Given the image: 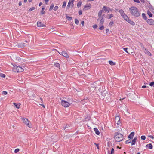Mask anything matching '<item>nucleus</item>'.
Listing matches in <instances>:
<instances>
[{
    "instance_id": "12",
    "label": "nucleus",
    "mask_w": 154,
    "mask_h": 154,
    "mask_svg": "<svg viewBox=\"0 0 154 154\" xmlns=\"http://www.w3.org/2000/svg\"><path fill=\"white\" fill-rule=\"evenodd\" d=\"M143 50H144V52L146 54L149 56H151V53L147 50V49L145 48L144 47H143Z\"/></svg>"
},
{
    "instance_id": "11",
    "label": "nucleus",
    "mask_w": 154,
    "mask_h": 154,
    "mask_svg": "<svg viewBox=\"0 0 154 154\" xmlns=\"http://www.w3.org/2000/svg\"><path fill=\"white\" fill-rule=\"evenodd\" d=\"M147 22L150 25H154V20L152 19H149L147 20Z\"/></svg>"
},
{
    "instance_id": "31",
    "label": "nucleus",
    "mask_w": 154,
    "mask_h": 154,
    "mask_svg": "<svg viewBox=\"0 0 154 154\" xmlns=\"http://www.w3.org/2000/svg\"><path fill=\"white\" fill-rule=\"evenodd\" d=\"M54 7V5L53 3H52L51 4V6L49 8V11H51L52 10Z\"/></svg>"
},
{
    "instance_id": "52",
    "label": "nucleus",
    "mask_w": 154,
    "mask_h": 154,
    "mask_svg": "<svg viewBox=\"0 0 154 154\" xmlns=\"http://www.w3.org/2000/svg\"><path fill=\"white\" fill-rule=\"evenodd\" d=\"M82 14V11L80 10L79 11V15H81Z\"/></svg>"
},
{
    "instance_id": "35",
    "label": "nucleus",
    "mask_w": 154,
    "mask_h": 154,
    "mask_svg": "<svg viewBox=\"0 0 154 154\" xmlns=\"http://www.w3.org/2000/svg\"><path fill=\"white\" fill-rule=\"evenodd\" d=\"M82 2H79L77 4V6L78 7H80L81 5Z\"/></svg>"
},
{
    "instance_id": "53",
    "label": "nucleus",
    "mask_w": 154,
    "mask_h": 154,
    "mask_svg": "<svg viewBox=\"0 0 154 154\" xmlns=\"http://www.w3.org/2000/svg\"><path fill=\"white\" fill-rule=\"evenodd\" d=\"M97 27V25H95L93 26L94 29H96Z\"/></svg>"
},
{
    "instance_id": "6",
    "label": "nucleus",
    "mask_w": 154,
    "mask_h": 154,
    "mask_svg": "<svg viewBox=\"0 0 154 154\" xmlns=\"http://www.w3.org/2000/svg\"><path fill=\"white\" fill-rule=\"evenodd\" d=\"M25 43H20L18 44V46L19 48H22L26 46L27 45V44L26 43L27 42V41L26 40L25 41Z\"/></svg>"
},
{
    "instance_id": "64",
    "label": "nucleus",
    "mask_w": 154,
    "mask_h": 154,
    "mask_svg": "<svg viewBox=\"0 0 154 154\" xmlns=\"http://www.w3.org/2000/svg\"><path fill=\"white\" fill-rule=\"evenodd\" d=\"M51 29L52 30H54V28L53 27V28H51Z\"/></svg>"
},
{
    "instance_id": "50",
    "label": "nucleus",
    "mask_w": 154,
    "mask_h": 154,
    "mask_svg": "<svg viewBox=\"0 0 154 154\" xmlns=\"http://www.w3.org/2000/svg\"><path fill=\"white\" fill-rule=\"evenodd\" d=\"M148 137H149L151 138L152 139H153L154 138L153 136L152 135H149V136H148Z\"/></svg>"
},
{
    "instance_id": "32",
    "label": "nucleus",
    "mask_w": 154,
    "mask_h": 154,
    "mask_svg": "<svg viewBox=\"0 0 154 154\" xmlns=\"http://www.w3.org/2000/svg\"><path fill=\"white\" fill-rule=\"evenodd\" d=\"M142 17L145 20H146L147 19V17L146 16V15L144 13H143L142 14Z\"/></svg>"
},
{
    "instance_id": "40",
    "label": "nucleus",
    "mask_w": 154,
    "mask_h": 154,
    "mask_svg": "<svg viewBox=\"0 0 154 154\" xmlns=\"http://www.w3.org/2000/svg\"><path fill=\"white\" fill-rule=\"evenodd\" d=\"M35 9V7H32L31 8H30L29 9V11H32V10H34Z\"/></svg>"
},
{
    "instance_id": "13",
    "label": "nucleus",
    "mask_w": 154,
    "mask_h": 154,
    "mask_svg": "<svg viewBox=\"0 0 154 154\" xmlns=\"http://www.w3.org/2000/svg\"><path fill=\"white\" fill-rule=\"evenodd\" d=\"M91 8V5L90 3L85 5L84 6V8L87 10L90 9Z\"/></svg>"
},
{
    "instance_id": "60",
    "label": "nucleus",
    "mask_w": 154,
    "mask_h": 154,
    "mask_svg": "<svg viewBox=\"0 0 154 154\" xmlns=\"http://www.w3.org/2000/svg\"><path fill=\"white\" fill-rule=\"evenodd\" d=\"M40 104V105L42 106L44 108H45V106L44 105L42 104Z\"/></svg>"
},
{
    "instance_id": "41",
    "label": "nucleus",
    "mask_w": 154,
    "mask_h": 154,
    "mask_svg": "<svg viewBox=\"0 0 154 154\" xmlns=\"http://www.w3.org/2000/svg\"><path fill=\"white\" fill-rule=\"evenodd\" d=\"M141 138L143 140H145L146 139V137L145 136L143 135L141 137Z\"/></svg>"
},
{
    "instance_id": "55",
    "label": "nucleus",
    "mask_w": 154,
    "mask_h": 154,
    "mask_svg": "<svg viewBox=\"0 0 154 154\" xmlns=\"http://www.w3.org/2000/svg\"><path fill=\"white\" fill-rule=\"evenodd\" d=\"M49 0H45V3L46 4H47Z\"/></svg>"
},
{
    "instance_id": "22",
    "label": "nucleus",
    "mask_w": 154,
    "mask_h": 154,
    "mask_svg": "<svg viewBox=\"0 0 154 154\" xmlns=\"http://www.w3.org/2000/svg\"><path fill=\"white\" fill-rule=\"evenodd\" d=\"M146 147H148L150 149L152 148V146L151 143H149L146 145Z\"/></svg>"
},
{
    "instance_id": "23",
    "label": "nucleus",
    "mask_w": 154,
    "mask_h": 154,
    "mask_svg": "<svg viewBox=\"0 0 154 154\" xmlns=\"http://www.w3.org/2000/svg\"><path fill=\"white\" fill-rule=\"evenodd\" d=\"M103 11V10H101L99 11L98 13V16H99V17H103V16H102V12Z\"/></svg>"
},
{
    "instance_id": "61",
    "label": "nucleus",
    "mask_w": 154,
    "mask_h": 154,
    "mask_svg": "<svg viewBox=\"0 0 154 154\" xmlns=\"http://www.w3.org/2000/svg\"><path fill=\"white\" fill-rule=\"evenodd\" d=\"M42 4V3L41 2H40L39 4V6H41Z\"/></svg>"
},
{
    "instance_id": "28",
    "label": "nucleus",
    "mask_w": 154,
    "mask_h": 154,
    "mask_svg": "<svg viewBox=\"0 0 154 154\" xmlns=\"http://www.w3.org/2000/svg\"><path fill=\"white\" fill-rule=\"evenodd\" d=\"M109 64L111 65H114L116 64V63L114 62H113L112 61H109Z\"/></svg>"
},
{
    "instance_id": "54",
    "label": "nucleus",
    "mask_w": 154,
    "mask_h": 154,
    "mask_svg": "<svg viewBox=\"0 0 154 154\" xmlns=\"http://www.w3.org/2000/svg\"><path fill=\"white\" fill-rule=\"evenodd\" d=\"M81 24L82 26H84V21H82L81 22Z\"/></svg>"
},
{
    "instance_id": "58",
    "label": "nucleus",
    "mask_w": 154,
    "mask_h": 154,
    "mask_svg": "<svg viewBox=\"0 0 154 154\" xmlns=\"http://www.w3.org/2000/svg\"><path fill=\"white\" fill-rule=\"evenodd\" d=\"M147 87L146 86H145V85H143L142 86V88H146Z\"/></svg>"
},
{
    "instance_id": "27",
    "label": "nucleus",
    "mask_w": 154,
    "mask_h": 154,
    "mask_svg": "<svg viewBox=\"0 0 154 154\" xmlns=\"http://www.w3.org/2000/svg\"><path fill=\"white\" fill-rule=\"evenodd\" d=\"M44 9H45L44 7L43 6H42V11H41V14H43L45 13V11H44Z\"/></svg>"
},
{
    "instance_id": "17",
    "label": "nucleus",
    "mask_w": 154,
    "mask_h": 154,
    "mask_svg": "<svg viewBox=\"0 0 154 154\" xmlns=\"http://www.w3.org/2000/svg\"><path fill=\"white\" fill-rule=\"evenodd\" d=\"M137 137H135L134 139L131 142V145H134L135 144V143L137 140Z\"/></svg>"
},
{
    "instance_id": "8",
    "label": "nucleus",
    "mask_w": 154,
    "mask_h": 154,
    "mask_svg": "<svg viewBox=\"0 0 154 154\" xmlns=\"http://www.w3.org/2000/svg\"><path fill=\"white\" fill-rule=\"evenodd\" d=\"M74 1V0H70L69 1L68 4L67 5V7H66L67 9H69L70 5L72 6V7H73V5H74V4H73Z\"/></svg>"
},
{
    "instance_id": "56",
    "label": "nucleus",
    "mask_w": 154,
    "mask_h": 154,
    "mask_svg": "<svg viewBox=\"0 0 154 154\" xmlns=\"http://www.w3.org/2000/svg\"><path fill=\"white\" fill-rule=\"evenodd\" d=\"M94 144L96 145V146H97V148H98V149H99V146L97 144H96V143H95Z\"/></svg>"
},
{
    "instance_id": "37",
    "label": "nucleus",
    "mask_w": 154,
    "mask_h": 154,
    "mask_svg": "<svg viewBox=\"0 0 154 154\" xmlns=\"http://www.w3.org/2000/svg\"><path fill=\"white\" fill-rule=\"evenodd\" d=\"M75 23L76 24L78 25L79 23V21L77 19H75Z\"/></svg>"
},
{
    "instance_id": "39",
    "label": "nucleus",
    "mask_w": 154,
    "mask_h": 154,
    "mask_svg": "<svg viewBox=\"0 0 154 154\" xmlns=\"http://www.w3.org/2000/svg\"><path fill=\"white\" fill-rule=\"evenodd\" d=\"M149 85L151 86H153L154 87V82H151L149 84Z\"/></svg>"
},
{
    "instance_id": "49",
    "label": "nucleus",
    "mask_w": 154,
    "mask_h": 154,
    "mask_svg": "<svg viewBox=\"0 0 154 154\" xmlns=\"http://www.w3.org/2000/svg\"><path fill=\"white\" fill-rule=\"evenodd\" d=\"M46 139L47 140H49V141L52 140V139L51 138L47 137Z\"/></svg>"
},
{
    "instance_id": "19",
    "label": "nucleus",
    "mask_w": 154,
    "mask_h": 154,
    "mask_svg": "<svg viewBox=\"0 0 154 154\" xmlns=\"http://www.w3.org/2000/svg\"><path fill=\"white\" fill-rule=\"evenodd\" d=\"M134 132H132L128 136V138L130 139L132 138L134 136Z\"/></svg>"
},
{
    "instance_id": "34",
    "label": "nucleus",
    "mask_w": 154,
    "mask_h": 154,
    "mask_svg": "<svg viewBox=\"0 0 154 154\" xmlns=\"http://www.w3.org/2000/svg\"><path fill=\"white\" fill-rule=\"evenodd\" d=\"M66 5V3L65 1H64L63 2V4L62 5V8H64Z\"/></svg>"
},
{
    "instance_id": "3",
    "label": "nucleus",
    "mask_w": 154,
    "mask_h": 154,
    "mask_svg": "<svg viewBox=\"0 0 154 154\" xmlns=\"http://www.w3.org/2000/svg\"><path fill=\"white\" fill-rule=\"evenodd\" d=\"M13 70L16 72H20L23 71L24 69L20 66H14L13 68Z\"/></svg>"
},
{
    "instance_id": "57",
    "label": "nucleus",
    "mask_w": 154,
    "mask_h": 154,
    "mask_svg": "<svg viewBox=\"0 0 154 154\" xmlns=\"http://www.w3.org/2000/svg\"><path fill=\"white\" fill-rule=\"evenodd\" d=\"M109 32V29H107L106 30V33H108Z\"/></svg>"
},
{
    "instance_id": "33",
    "label": "nucleus",
    "mask_w": 154,
    "mask_h": 154,
    "mask_svg": "<svg viewBox=\"0 0 154 154\" xmlns=\"http://www.w3.org/2000/svg\"><path fill=\"white\" fill-rule=\"evenodd\" d=\"M66 17L67 19L69 21H70L72 19V18L71 17H70L67 15H66Z\"/></svg>"
},
{
    "instance_id": "25",
    "label": "nucleus",
    "mask_w": 154,
    "mask_h": 154,
    "mask_svg": "<svg viewBox=\"0 0 154 154\" xmlns=\"http://www.w3.org/2000/svg\"><path fill=\"white\" fill-rule=\"evenodd\" d=\"M119 12L120 13V14L121 16H122V15H123L125 14L124 13V11L122 9L119 10Z\"/></svg>"
},
{
    "instance_id": "9",
    "label": "nucleus",
    "mask_w": 154,
    "mask_h": 154,
    "mask_svg": "<svg viewBox=\"0 0 154 154\" xmlns=\"http://www.w3.org/2000/svg\"><path fill=\"white\" fill-rule=\"evenodd\" d=\"M97 20V21H100V24L102 25L104 22V19L103 17H98Z\"/></svg>"
},
{
    "instance_id": "10",
    "label": "nucleus",
    "mask_w": 154,
    "mask_h": 154,
    "mask_svg": "<svg viewBox=\"0 0 154 154\" xmlns=\"http://www.w3.org/2000/svg\"><path fill=\"white\" fill-rule=\"evenodd\" d=\"M58 53L61 55H62L64 57H66V58H69V56L68 55L67 53L65 51H63L61 53H60L59 52Z\"/></svg>"
},
{
    "instance_id": "47",
    "label": "nucleus",
    "mask_w": 154,
    "mask_h": 154,
    "mask_svg": "<svg viewBox=\"0 0 154 154\" xmlns=\"http://www.w3.org/2000/svg\"><path fill=\"white\" fill-rule=\"evenodd\" d=\"M104 29V26H101L99 28V29L100 30H102Z\"/></svg>"
},
{
    "instance_id": "2",
    "label": "nucleus",
    "mask_w": 154,
    "mask_h": 154,
    "mask_svg": "<svg viewBox=\"0 0 154 154\" xmlns=\"http://www.w3.org/2000/svg\"><path fill=\"white\" fill-rule=\"evenodd\" d=\"M114 139L116 141L120 142L123 140V136L121 134L117 133L115 135Z\"/></svg>"
},
{
    "instance_id": "36",
    "label": "nucleus",
    "mask_w": 154,
    "mask_h": 154,
    "mask_svg": "<svg viewBox=\"0 0 154 154\" xmlns=\"http://www.w3.org/2000/svg\"><path fill=\"white\" fill-rule=\"evenodd\" d=\"M5 75L4 74L0 73V77L2 78H5Z\"/></svg>"
},
{
    "instance_id": "5",
    "label": "nucleus",
    "mask_w": 154,
    "mask_h": 154,
    "mask_svg": "<svg viewBox=\"0 0 154 154\" xmlns=\"http://www.w3.org/2000/svg\"><path fill=\"white\" fill-rule=\"evenodd\" d=\"M22 120L23 122L25 123L27 126L30 128L31 125L29 124V121L28 119L26 118H22Z\"/></svg>"
},
{
    "instance_id": "63",
    "label": "nucleus",
    "mask_w": 154,
    "mask_h": 154,
    "mask_svg": "<svg viewBox=\"0 0 154 154\" xmlns=\"http://www.w3.org/2000/svg\"><path fill=\"white\" fill-rule=\"evenodd\" d=\"M27 0H24V3H26L27 2Z\"/></svg>"
},
{
    "instance_id": "30",
    "label": "nucleus",
    "mask_w": 154,
    "mask_h": 154,
    "mask_svg": "<svg viewBox=\"0 0 154 154\" xmlns=\"http://www.w3.org/2000/svg\"><path fill=\"white\" fill-rule=\"evenodd\" d=\"M54 66H55L56 67H59V68H60V64L58 63H55L54 64Z\"/></svg>"
},
{
    "instance_id": "26",
    "label": "nucleus",
    "mask_w": 154,
    "mask_h": 154,
    "mask_svg": "<svg viewBox=\"0 0 154 154\" xmlns=\"http://www.w3.org/2000/svg\"><path fill=\"white\" fill-rule=\"evenodd\" d=\"M147 13L148 14V15L149 17H152V14L150 12V11H147Z\"/></svg>"
},
{
    "instance_id": "1",
    "label": "nucleus",
    "mask_w": 154,
    "mask_h": 154,
    "mask_svg": "<svg viewBox=\"0 0 154 154\" xmlns=\"http://www.w3.org/2000/svg\"><path fill=\"white\" fill-rule=\"evenodd\" d=\"M129 11L131 15L133 16L137 17L140 15L139 10L135 7H131L129 8Z\"/></svg>"
},
{
    "instance_id": "42",
    "label": "nucleus",
    "mask_w": 154,
    "mask_h": 154,
    "mask_svg": "<svg viewBox=\"0 0 154 154\" xmlns=\"http://www.w3.org/2000/svg\"><path fill=\"white\" fill-rule=\"evenodd\" d=\"M19 151V149L18 148L14 150V152L15 153H17Z\"/></svg>"
},
{
    "instance_id": "46",
    "label": "nucleus",
    "mask_w": 154,
    "mask_h": 154,
    "mask_svg": "<svg viewBox=\"0 0 154 154\" xmlns=\"http://www.w3.org/2000/svg\"><path fill=\"white\" fill-rule=\"evenodd\" d=\"M58 8V7L57 6H55L54 7V11H56L57 10Z\"/></svg>"
},
{
    "instance_id": "24",
    "label": "nucleus",
    "mask_w": 154,
    "mask_h": 154,
    "mask_svg": "<svg viewBox=\"0 0 154 154\" xmlns=\"http://www.w3.org/2000/svg\"><path fill=\"white\" fill-rule=\"evenodd\" d=\"M127 21H128L130 24L132 25H135V23L133 21L129 20V19L128 20H127Z\"/></svg>"
},
{
    "instance_id": "7",
    "label": "nucleus",
    "mask_w": 154,
    "mask_h": 154,
    "mask_svg": "<svg viewBox=\"0 0 154 154\" xmlns=\"http://www.w3.org/2000/svg\"><path fill=\"white\" fill-rule=\"evenodd\" d=\"M100 93V94L103 96V97H102L103 98L104 97L105 98V97H107V96L108 95L107 94V91L106 90L103 91V92H101Z\"/></svg>"
},
{
    "instance_id": "29",
    "label": "nucleus",
    "mask_w": 154,
    "mask_h": 154,
    "mask_svg": "<svg viewBox=\"0 0 154 154\" xmlns=\"http://www.w3.org/2000/svg\"><path fill=\"white\" fill-rule=\"evenodd\" d=\"M107 18L108 19H110L113 16V15L112 14H111L109 15H107Z\"/></svg>"
},
{
    "instance_id": "4",
    "label": "nucleus",
    "mask_w": 154,
    "mask_h": 154,
    "mask_svg": "<svg viewBox=\"0 0 154 154\" xmlns=\"http://www.w3.org/2000/svg\"><path fill=\"white\" fill-rule=\"evenodd\" d=\"M70 101H65L64 100H62L61 102V104L62 106L65 107H69L70 105Z\"/></svg>"
},
{
    "instance_id": "15",
    "label": "nucleus",
    "mask_w": 154,
    "mask_h": 154,
    "mask_svg": "<svg viewBox=\"0 0 154 154\" xmlns=\"http://www.w3.org/2000/svg\"><path fill=\"white\" fill-rule=\"evenodd\" d=\"M103 9L104 10V11L107 12V13L109 12V11H110V9L109 8L105 6L103 7Z\"/></svg>"
},
{
    "instance_id": "16",
    "label": "nucleus",
    "mask_w": 154,
    "mask_h": 154,
    "mask_svg": "<svg viewBox=\"0 0 154 154\" xmlns=\"http://www.w3.org/2000/svg\"><path fill=\"white\" fill-rule=\"evenodd\" d=\"M116 121H117V124L118 125L120 123V117L119 116H116Z\"/></svg>"
},
{
    "instance_id": "59",
    "label": "nucleus",
    "mask_w": 154,
    "mask_h": 154,
    "mask_svg": "<svg viewBox=\"0 0 154 154\" xmlns=\"http://www.w3.org/2000/svg\"><path fill=\"white\" fill-rule=\"evenodd\" d=\"M22 5V3L21 2H19V6H21Z\"/></svg>"
},
{
    "instance_id": "44",
    "label": "nucleus",
    "mask_w": 154,
    "mask_h": 154,
    "mask_svg": "<svg viewBox=\"0 0 154 154\" xmlns=\"http://www.w3.org/2000/svg\"><path fill=\"white\" fill-rule=\"evenodd\" d=\"M126 144H128L129 143H130L131 142V141H130V140H127L126 142Z\"/></svg>"
},
{
    "instance_id": "62",
    "label": "nucleus",
    "mask_w": 154,
    "mask_h": 154,
    "mask_svg": "<svg viewBox=\"0 0 154 154\" xmlns=\"http://www.w3.org/2000/svg\"><path fill=\"white\" fill-rule=\"evenodd\" d=\"M142 2H144V0H140Z\"/></svg>"
},
{
    "instance_id": "21",
    "label": "nucleus",
    "mask_w": 154,
    "mask_h": 154,
    "mask_svg": "<svg viewBox=\"0 0 154 154\" xmlns=\"http://www.w3.org/2000/svg\"><path fill=\"white\" fill-rule=\"evenodd\" d=\"M94 130L95 132V133L98 135H99L100 134V132L99 131H98V129L97 128H94Z\"/></svg>"
},
{
    "instance_id": "14",
    "label": "nucleus",
    "mask_w": 154,
    "mask_h": 154,
    "mask_svg": "<svg viewBox=\"0 0 154 154\" xmlns=\"http://www.w3.org/2000/svg\"><path fill=\"white\" fill-rule=\"evenodd\" d=\"M37 24V26L39 27L46 26L45 25L42 24L41 22L39 21H38Z\"/></svg>"
},
{
    "instance_id": "18",
    "label": "nucleus",
    "mask_w": 154,
    "mask_h": 154,
    "mask_svg": "<svg viewBox=\"0 0 154 154\" xmlns=\"http://www.w3.org/2000/svg\"><path fill=\"white\" fill-rule=\"evenodd\" d=\"M122 16L126 21L127 20H128V19H129L128 17L125 14H124L123 15H122Z\"/></svg>"
},
{
    "instance_id": "20",
    "label": "nucleus",
    "mask_w": 154,
    "mask_h": 154,
    "mask_svg": "<svg viewBox=\"0 0 154 154\" xmlns=\"http://www.w3.org/2000/svg\"><path fill=\"white\" fill-rule=\"evenodd\" d=\"M13 104L15 105V107L17 109L20 108V103H14Z\"/></svg>"
},
{
    "instance_id": "48",
    "label": "nucleus",
    "mask_w": 154,
    "mask_h": 154,
    "mask_svg": "<svg viewBox=\"0 0 154 154\" xmlns=\"http://www.w3.org/2000/svg\"><path fill=\"white\" fill-rule=\"evenodd\" d=\"M2 94L4 95H6L7 94V92L6 91H3L2 92Z\"/></svg>"
},
{
    "instance_id": "43",
    "label": "nucleus",
    "mask_w": 154,
    "mask_h": 154,
    "mask_svg": "<svg viewBox=\"0 0 154 154\" xmlns=\"http://www.w3.org/2000/svg\"><path fill=\"white\" fill-rule=\"evenodd\" d=\"M114 152V150L113 148H112L111 151V152L110 154H113Z\"/></svg>"
},
{
    "instance_id": "38",
    "label": "nucleus",
    "mask_w": 154,
    "mask_h": 154,
    "mask_svg": "<svg viewBox=\"0 0 154 154\" xmlns=\"http://www.w3.org/2000/svg\"><path fill=\"white\" fill-rule=\"evenodd\" d=\"M113 22L112 21H111L109 23V26L110 27L111 26H112L113 25Z\"/></svg>"
},
{
    "instance_id": "51",
    "label": "nucleus",
    "mask_w": 154,
    "mask_h": 154,
    "mask_svg": "<svg viewBox=\"0 0 154 154\" xmlns=\"http://www.w3.org/2000/svg\"><path fill=\"white\" fill-rule=\"evenodd\" d=\"M133 1L134 2L138 3H139L140 2L139 0H133Z\"/></svg>"
},
{
    "instance_id": "45",
    "label": "nucleus",
    "mask_w": 154,
    "mask_h": 154,
    "mask_svg": "<svg viewBox=\"0 0 154 154\" xmlns=\"http://www.w3.org/2000/svg\"><path fill=\"white\" fill-rule=\"evenodd\" d=\"M127 48H123V50L127 53H129L127 51Z\"/></svg>"
}]
</instances>
